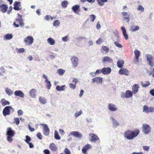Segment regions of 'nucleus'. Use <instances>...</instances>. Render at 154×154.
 I'll return each instance as SVG.
<instances>
[{"mask_svg": "<svg viewBox=\"0 0 154 154\" xmlns=\"http://www.w3.org/2000/svg\"><path fill=\"white\" fill-rule=\"evenodd\" d=\"M50 149L53 152L56 151L57 149V147L54 143H51L49 146Z\"/></svg>", "mask_w": 154, "mask_h": 154, "instance_id": "b1692460", "label": "nucleus"}, {"mask_svg": "<svg viewBox=\"0 0 154 154\" xmlns=\"http://www.w3.org/2000/svg\"><path fill=\"white\" fill-rule=\"evenodd\" d=\"M149 93L152 96L154 97V89L151 90L149 92Z\"/></svg>", "mask_w": 154, "mask_h": 154, "instance_id": "774afa93", "label": "nucleus"}, {"mask_svg": "<svg viewBox=\"0 0 154 154\" xmlns=\"http://www.w3.org/2000/svg\"><path fill=\"white\" fill-rule=\"evenodd\" d=\"M143 149L146 151H148L149 149V146H143Z\"/></svg>", "mask_w": 154, "mask_h": 154, "instance_id": "680f3d73", "label": "nucleus"}, {"mask_svg": "<svg viewBox=\"0 0 154 154\" xmlns=\"http://www.w3.org/2000/svg\"><path fill=\"white\" fill-rule=\"evenodd\" d=\"M14 122L17 125H18L20 123V121L18 118H15L14 119Z\"/></svg>", "mask_w": 154, "mask_h": 154, "instance_id": "4d7b16f0", "label": "nucleus"}, {"mask_svg": "<svg viewBox=\"0 0 154 154\" xmlns=\"http://www.w3.org/2000/svg\"><path fill=\"white\" fill-rule=\"evenodd\" d=\"M14 9L16 11H19L22 9L20 2H15L14 4Z\"/></svg>", "mask_w": 154, "mask_h": 154, "instance_id": "9b49d317", "label": "nucleus"}, {"mask_svg": "<svg viewBox=\"0 0 154 154\" xmlns=\"http://www.w3.org/2000/svg\"><path fill=\"white\" fill-rule=\"evenodd\" d=\"M13 110L11 106H7L5 107L3 110V114L4 116L10 114V110Z\"/></svg>", "mask_w": 154, "mask_h": 154, "instance_id": "423d86ee", "label": "nucleus"}, {"mask_svg": "<svg viewBox=\"0 0 154 154\" xmlns=\"http://www.w3.org/2000/svg\"><path fill=\"white\" fill-rule=\"evenodd\" d=\"M39 100L40 102L43 104L46 103L47 102L45 98L41 97L39 98Z\"/></svg>", "mask_w": 154, "mask_h": 154, "instance_id": "58836bf2", "label": "nucleus"}, {"mask_svg": "<svg viewBox=\"0 0 154 154\" xmlns=\"http://www.w3.org/2000/svg\"><path fill=\"white\" fill-rule=\"evenodd\" d=\"M70 134L73 135L76 137L81 138L82 137V134L79 133V132L76 131H72L70 133Z\"/></svg>", "mask_w": 154, "mask_h": 154, "instance_id": "aec40b11", "label": "nucleus"}, {"mask_svg": "<svg viewBox=\"0 0 154 154\" xmlns=\"http://www.w3.org/2000/svg\"><path fill=\"white\" fill-rule=\"evenodd\" d=\"M81 2H85V1H87L88 2L93 3H94L95 1V0H80Z\"/></svg>", "mask_w": 154, "mask_h": 154, "instance_id": "8fccbe9b", "label": "nucleus"}, {"mask_svg": "<svg viewBox=\"0 0 154 154\" xmlns=\"http://www.w3.org/2000/svg\"><path fill=\"white\" fill-rule=\"evenodd\" d=\"M34 39L32 37L30 36H27L26 38L24 41L26 45H31L33 42Z\"/></svg>", "mask_w": 154, "mask_h": 154, "instance_id": "0eeeda50", "label": "nucleus"}, {"mask_svg": "<svg viewBox=\"0 0 154 154\" xmlns=\"http://www.w3.org/2000/svg\"><path fill=\"white\" fill-rule=\"evenodd\" d=\"M60 22L58 20H55L53 23V25L54 26H59L60 25Z\"/></svg>", "mask_w": 154, "mask_h": 154, "instance_id": "09e8293b", "label": "nucleus"}, {"mask_svg": "<svg viewBox=\"0 0 154 154\" xmlns=\"http://www.w3.org/2000/svg\"><path fill=\"white\" fill-rule=\"evenodd\" d=\"M111 119L112 120L113 123V127L115 128L117 127L119 125V123L116 120H115L113 118L111 117Z\"/></svg>", "mask_w": 154, "mask_h": 154, "instance_id": "7c9ffc66", "label": "nucleus"}, {"mask_svg": "<svg viewBox=\"0 0 154 154\" xmlns=\"http://www.w3.org/2000/svg\"><path fill=\"white\" fill-rule=\"evenodd\" d=\"M17 15L18 18L15 19V22L13 23V25L16 27H19L20 25L21 27L23 26L24 25V23L23 22V19L22 16L19 14H17Z\"/></svg>", "mask_w": 154, "mask_h": 154, "instance_id": "f03ea898", "label": "nucleus"}, {"mask_svg": "<svg viewBox=\"0 0 154 154\" xmlns=\"http://www.w3.org/2000/svg\"><path fill=\"white\" fill-rule=\"evenodd\" d=\"M89 136H90V141L91 142H96L97 140L99 139V138L97 135L94 134L90 133L89 134Z\"/></svg>", "mask_w": 154, "mask_h": 154, "instance_id": "dca6fc26", "label": "nucleus"}, {"mask_svg": "<svg viewBox=\"0 0 154 154\" xmlns=\"http://www.w3.org/2000/svg\"><path fill=\"white\" fill-rule=\"evenodd\" d=\"M44 152L45 154H50V151L48 149H45L44 150Z\"/></svg>", "mask_w": 154, "mask_h": 154, "instance_id": "0e129e2a", "label": "nucleus"}, {"mask_svg": "<svg viewBox=\"0 0 154 154\" xmlns=\"http://www.w3.org/2000/svg\"><path fill=\"white\" fill-rule=\"evenodd\" d=\"M111 72V69L110 67L103 68L101 70V72L105 75L109 74Z\"/></svg>", "mask_w": 154, "mask_h": 154, "instance_id": "2eb2a0df", "label": "nucleus"}, {"mask_svg": "<svg viewBox=\"0 0 154 154\" xmlns=\"http://www.w3.org/2000/svg\"><path fill=\"white\" fill-rule=\"evenodd\" d=\"M68 2L67 1L65 0L62 2L61 4L62 7L63 8H66L68 5Z\"/></svg>", "mask_w": 154, "mask_h": 154, "instance_id": "4c0bfd02", "label": "nucleus"}, {"mask_svg": "<svg viewBox=\"0 0 154 154\" xmlns=\"http://www.w3.org/2000/svg\"><path fill=\"white\" fill-rule=\"evenodd\" d=\"M12 10V7L11 6H10L9 7V10L8 11H7V13L8 14H10Z\"/></svg>", "mask_w": 154, "mask_h": 154, "instance_id": "69168bd1", "label": "nucleus"}, {"mask_svg": "<svg viewBox=\"0 0 154 154\" xmlns=\"http://www.w3.org/2000/svg\"><path fill=\"white\" fill-rule=\"evenodd\" d=\"M143 111L146 113H148L149 112V108L146 105H145L143 107Z\"/></svg>", "mask_w": 154, "mask_h": 154, "instance_id": "79ce46f5", "label": "nucleus"}, {"mask_svg": "<svg viewBox=\"0 0 154 154\" xmlns=\"http://www.w3.org/2000/svg\"><path fill=\"white\" fill-rule=\"evenodd\" d=\"M82 113V111L81 110H80L79 112L77 111L75 113V116L77 117L81 114Z\"/></svg>", "mask_w": 154, "mask_h": 154, "instance_id": "5fc2aeb1", "label": "nucleus"}, {"mask_svg": "<svg viewBox=\"0 0 154 154\" xmlns=\"http://www.w3.org/2000/svg\"><path fill=\"white\" fill-rule=\"evenodd\" d=\"M91 148V146L89 144L85 145L82 149V152L84 154H87V151Z\"/></svg>", "mask_w": 154, "mask_h": 154, "instance_id": "f3484780", "label": "nucleus"}, {"mask_svg": "<svg viewBox=\"0 0 154 154\" xmlns=\"http://www.w3.org/2000/svg\"><path fill=\"white\" fill-rule=\"evenodd\" d=\"M14 94L15 96L19 97L21 98H23L24 97L23 93L20 90L15 91L14 92Z\"/></svg>", "mask_w": 154, "mask_h": 154, "instance_id": "6ab92c4d", "label": "nucleus"}, {"mask_svg": "<svg viewBox=\"0 0 154 154\" xmlns=\"http://www.w3.org/2000/svg\"><path fill=\"white\" fill-rule=\"evenodd\" d=\"M121 29L122 31V33L125 38L126 40L128 39V34H127L126 30L125 28L123 26H122Z\"/></svg>", "mask_w": 154, "mask_h": 154, "instance_id": "cd10ccee", "label": "nucleus"}, {"mask_svg": "<svg viewBox=\"0 0 154 154\" xmlns=\"http://www.w3.org/2000/svg\"><path fill=\"white\" fill-rule=\"evenodd\" d=\"M64 152V154H71L69 150L67 148H66L65 149Z\"/></svg>", "mask_w": 154, "mask_h": 154, "instance_id": "13d9d810", "label": "nucleus"}, {"mask_svg": "<svg viewBox=\"0 0 154 154\" xmlns=\"http://www.w3.org/2000/svg\"><path fill=\"white\" fill-rule=\"evenodd\" d=\"M26 139L25 140V141L26 143H29L31 140V139L30 137L26 135Z\"/></svg>", "mask_w": 154, "mask_h": 154, "instance_id": "49530a36", "label": "nucleus"}, {"mask_svg": "<svg viewBox=\"0 0 154 154\" xmlns=\"http://www.w3.org/2000/svg\"><path fill=\"white\" fill-rule=\"evenodd\" d=\"M47 42L50 45H53L55 43V41L51 38H49L47 39Z\"/></svg>", "mask_w": 154, "mask_h": 154, "instance_id": "473e14b6", "label": "nucleus"}, {"mask_svg": "<svg viewBox=\"0 0 154 154\" xmlns=\"http://www.w3.org/2000/svg\"><path fill=\"white\" fill-rule=\"evenodd\" d=\"M141 85L143 87L146 88L149 86L150 85V83L148 81H145L144 82H141Z\"/></svg>", "mask_w": 154, "mask_h": 154, "instance_id": "c756f323", "label": "nucleus"}, {"mask_svg": "<svg viewBox=\"0 0 154 154\" xmlns=\"http://www.w3.org/2000/svg\"><path fill=\"white\" fill-rule=\"evenodd\" d=\"M124 61L122 60H119L117 62V66L119 68H122L123 66Z\"/></svg>", "mask_w": 154, "mask_h": 154, "instance_id": "c85d7f7f", "label": "nucleus"}, {"mask_svg": "<svg viewBox=\"0 0 154 154\" xmlns=\"http://www.w3.org/2000/svg\"><path fill=\"white\" fill-rule=\"evenodd\" d=\"M102 79L99 77H96L92 79L93 83L96 82L97 84H101L102 82Z\"/></svg>", "mask_w": 154, "mask_h": 154, "instance_id": "4be33fe9", "label": "nucleus"}, {"mask_svg": "<svg viewBox=\"0 0 154 154\" xmlns=\"http://www.w3.org/2000/svg\"><path fill=\"white\" fill-rule=\"evenodd\" d=\"M5 91L6 93L9 95L10 96L13 93V91H12L11 90L8 88H6Z\"/></svg>", "mask_w": 154, "mask_h": 154, "instance_id": "c9c22d12", "label": "nucleus"}, {"mask_svg": "<svg viewBox=\"0 0 154 154\" xmlns=\"http://www.w3.org/2000/svg\"><path fill=\"white\" fill-rule=\"evenodd\" d=\"M69 86L71 88L74 89L76 88V85L75 84H73L72 83H70L69 84Z\"/></svg>", "mask_w": 154, "mask_h": 154, "instance_id": "603ef678", "label": "nucleus"}, {"mask_svg": "<svg viewBox=\"0 0 154 154\" xmlns=\"http://www.w3.org/2000/svg\"><path fill=\"white\" fill-rule=\"evenodd\" d=\"M102 42V40L101 38H99L97 41H96V43L97 44H100Z\"/></svg>", "mask_w": 154, "mask_h": 154, "instance_id": "338daca9", "label": "nucleus"}, {"mask_svg": "<svg viewBox=\"0 0 154 154\" xmlns=\"http://www.w3.org/2000/svg\"><path fill=\"white\" fill-rule=\"evenodd\" d=\"M37 137L40 140H41L42 138V136L41 134L39 133L38 132L37 134Z\"/></svg>", "mask_w": 154, "mask_h": 154, "instance_id": "bf43d9fd", "label": "nucleus"}, {"mask_svg": "<svg viewBox=\"0 0 154 154\" xmlns=\"http://www.w3.org/2000/svg\"><path fill=\"white\" fill-rule=\"evenodd\" d=\"M13 137V136H8L7 137V140L10 142L12 141L13 140V139H12V137Z\"/></svg>", "mask_w": 154, "mask_h": 154, "instance_id": "052dcab7", "label": "nucleus"}, {"mask_svg": "<svg viewBox=\"0 0 154 154\" xmlns=\"http://www.w3.org/2000/svg\"><path fill=\"white\" fill-rule=\"evenodd\" d=\"M72 9L75 13L78 14L80 11V6L78 5H75L72 7Z\"/></svg>", "mask_w": 154, "mask_h": 154, "instance_id": "a211bd4d", "label": "nucleus"}, {"mask_svg": "<svg viewBox=\"0 0 154 154\" xmlns=\"http://www.w3.org/2000/svg\"><path fill=\"white\" fill-rule=\"evenodd\" d=\"M133 93L130 90H127L126 91L125 94H124V96L123 97H125L126 98H129L133 96Z\"/></svg>", "mask_w": 154, "mask_h": 154, "instance_id": "5701e85b", "label": "nucleus"}, {"mask_svg": "<svg viewBox=\"0 0 154 154\" xmlns=\"http://www.w3.org/2000/svg\"><path fill=\"white\" fill-rule=\"evenodd\" d=\"M16 50L17 51V52L18 53H23L25 51V50L24 48H20L18 49V48H16Z\"/></svg>", "mask_w": 154, "mask_h": 154, "instance_id": "de8ad7c7", "label": "nucleus"}, {"mask_svg": "<svg viewBox=\"0 0 154 154\" xmlns=\"http://www.w3.org/2000/svg\"><path fill=\"white\" fill-rule=\"evenodd\" d=\"M137 10L141 12H143L144 11V8L141 5H140L139 6V7L137 8Z\"/></svg>", "mask_w": 154, "mask_h": 154, "instance_id": "864d4df0", "label": "nucleus"}, {"mask_svg": "<svg viewBox=\"0 0 154 154\" xmlns=\"http://www.w3.org/2000/svg\"><path fill=\"white\" fill-rule=\"evenodd\" d=\"M7 134L8 136H14L15 134L14 131L12 130L11 128H9L7 129Z\"/></svg>", "mask_w": 154, "mask_h": 154, "instance_id": "412c9836", "label": "nucleus"}, {"mask_svg": "<svg viewBox=\"0 0 154 154\" xmlns=\"http://www.w3.org/2000/svg\"><path fill=\"white\" fill-rule=\"evenodd\" d=\"M71 61L74 68L76 67L78 65V58L76 56H73L71 58Z\"/></svg>", "mask_w": 154, "mask_h": 154, "instance_id": "9d476101", "label": "nucleus"}, {"mask_svg": "<svg viewBox=\"0 0 154 154\" xmlns=\"http://www.w3.org/2000/svg\"><path fill=\"white\" fill-rule=\"evenodd\" d=\"M103 63H112L113 60H112L108 56H106L103 57Z\"/></svg>", "mask_w": 154, "mask_h": 154, "instance_id": "bb28decb", "label": "nucleus"}, {"mask_svg": "<svg viewBox=\"0 0 154 154\" xmlns=\"http://www.w3.org/2000/svg\"><path fill=\"white\" fill-rule=\"evenodd\" d=\"M139 29V27L138 26H136L135 27H131V30L132 32H135L138 30Z\"/></svg>", "mask_w": 154, "mask_h": 154, "instance_id": "a18cd8bd", "label": "nucleus"}, {"mask_svg": "<svg viewBox=\"0 0 154 154\" xmlns=\"http://www.w3.org/2000/svg\"><path fill=\"white\" fill-rule=\"evenodd\" d=\"M146 59L149 65L151 67L154 66V58L151 55L147 54L146 55Z\"/></svg>", "mask_w": 154, "mask_h": 154, "instance_id": "20e7f679", "label": "nucleus"}, {"mask_svg": "<svg viewBox=\"0 0 154 154\" xmlns=\"http://www.w3.org/2000/svg\"><path fill=\"white\" fill-rule=\"evenodd\" d=\"M119 73L120 75H125L126 76L128 75L129 74V71L126 69H121L119 72Z\"/></svg>", "mask_w": 154, "mask_h": 154, "instance_id": "f8f14e48", "label": "nucleus"}, {"mask_svg": "<svg viewBox=\"0 0 154 154\" xmlns=\"http://www.w3.org/2000/svg\"><path fill=\"white\" fill-rule=\"evenodd\" d=\"M57 72L60 75H62L65 72V70L61 69H59L57 70Z\"/></svg>", "mask_w": 154, "mask_h": 154, "instance_id": "a19ab883", "label": "nucleus"}, {"mask_svg": "<svg viewBox=\"0 0 154 154\" xmlns=\"http://www.w3.org/2000/svg\"><path fill=\"white\" fill-rule=\"evenodd\" d=\"M140 133V131L138 129L134 130H127L124 133V137L128 140H131L136 137Z\"/></svg>", "mask_w": 154, "mask_h": 154, "instance_id": "f257e3e1", "label": "nucleus"}, {"mask_svg": "<svg viewBox=\"0 0 154 154\" xmlns=\"http://www.w3.org/2000/svg\"><path fill=\"white\" fill-rule=\"evenodd\" d=\"M150 127L148 124H143L142 125V131L145 134H148L151 131Z\"/></svg>", "mask_w": 154, "mask_h": 154, "instance_id": "39448f33", "label": "nucleus"}, {"mask_svg": "<svg viewBox=\"0 0 154 154\" xmlns=\"http://www.w3.org/2000/svg\"><path fill=\"white\" fill-rule=\"evenodd\" d=\"M65 87V85H63L60 86L57 85L56 87V89L59 91H64Z\"/></svg>", "mask_w": 154, "mask_h": 154, "instance_id": "72a5a7b5", "label": "nucleus"}, {"mask_svg": "<svg viewBox=\"0 0 154 154\" xmlns=\"http://www.w3.org/2000/svg\"><path fill=\"white\" fill-rule=\"evenodd\" d=\"M98 5L100 6H102L104 4V2H106L107 0H97Z\"/></svg>", "mask_w": 154, "mask_h": 154, "instance_id": "f704fd0d", "label": "nucleus"}, {"mask_svg": "<svg viewBox=\"0 0 154 154\" xmlns=\"http://www.w3.org/2000/svg\"><path fill=\"white\" fill-rule=\"evenodd\" d=\"M89 16L91 21L93 22L96 18V16L94 14H91Z\"/></svg>", "mask_w": 154, "mask_h": 154, "instance_id": "c03bdc74", "label": "nucleus"}, {"mask_svg": "<svg viewBox=\"0 0 154 154\" xmlns=\"http://www.w3.org/2000/svg\"><path fill=\"white\" fill-rule=\"evenodd\" d=\"M114 44L117 47L119 48H122V45L120 44L118 42H115Z\"/></svg>", "mask_w": 154, "mask_h": 154, "instance_id": "6e6d98bb", "label": "nucleus"}, {"mask_svg": "<svg viewBox=\"0 0 154 154\" xmlns=\"http://www.w3.org/2000/svg\"><path fill=\"white\" fill-rule=\"evenodd\" d=\"M134 54L135 56L134 61L135 63H137L139 61V58L140 54V53L138 50L136 49L134 51Z\"/></svg>", "mask_w": 154, "mask_h": 154, "instance_id": "6e6552de", "label": "nucleus"}, {"mask_svg": "<svg viewBox=\"0 0 154 154\" xmlns=\"http://www.w3.org/2000/svg\"><path fill=\"white\" fill-rule=\"evenodd\" d=\"M2 2L3 1L0 0V11L4 13L7 11L8 7L7 4H3Z\"/></svg>", "mask_w": 154, "mask_h": 154, "instance_id": "7ed1b4c3", "label": "nucleus"}, {"mask_svg": "<svg viewBox=\"0 0 154 154\" xmlns=\"http://www.w3.org/2000/svg\"><path fill=\"white\" fill-rule=\"evenodd\" d=\"M54 138L55 139L59 140L60 139V136L58 135V133L56 132L54 133Z\"/></svg>", "mask_w": 154, "mask_h": 154, "instance_id": "3c124183", "label": "nucleus"}, {"mask_svg": "<svg viewBox=\"0 0 154 154\" xmlns=\"http://www.w3.org/2000/svg\"><path fill=\"white\" fill-rule=\"evenodd\" d=\"M102 49L103 51H105L106 53H107L109 51V49L106 46H103L102 47Z\"/></svg>", "mask_w": 154, "mask_h": 154, "instance_id": "37998d69", "label": "nucleus"}, {"mask_svg": "<svg viewBox=\"0 0 154 154\" xmlns=\"http://www.w3.org/2000/svg\"><path fill=\"white\" fill-rule=\"evenodd\" d=\"M1 103L2 105L3 106H5L6 105H9L10 104L9 101L6 100L4 99H2L1 100Z\"/></svg>", "mask_w": 154, "mask_h": 154, "instance_id": "2f4dec72", "label": "nucleus"}, {"mask_svg": "<svg viewBox=\"0 0 154 154\" xmlns=\"http://www.w3.org/2000/svg\"><path fill=\"white\" fill-rule=\"evenodd\" d=\"M45 82L46 83V86L48 89H50L51 88V84L50 82L48 80H45Z\"/></svg>", "mask_w": 154, "mask_h": 154, "instance_id": "e433bc0d", "label": "nucleus"}, {"mask_svg": "<svg viewBox=\"0 0 154 154\" xmlns=\"http://www.w3.org/2000/svg\"><path fill=\"white\" fill-rule=\"evenodd\" d=\"M123 16V20L127 22L128 23L130 21V15L128 13L126 12H123L122 13Z\"/></svg>", "mask_w": 154, "mask_h": 154, "instance_id": "1a4fd4ad", "label": "nucleus"}, {"mask_svg": "<svg viewBox=\"0 0 154 154\" xmlns=\"http://www.w3.org/2000/svg\"><path fill=\"white\" fill-rule=\"evenodd\" d=\"M140 88L138 84H134L132 86V90L133 93L135 94L139 91V89Z\"/></svg>", "mask_w": 154, "mask_h": 154, "instance_id": "4468645a", "label": "nucleus"}, {"mask_svg": "<svg viewBox=\"0 0 154 154\" xmlns=\"http://www.w3.org/2000/svg\"><path fill=\"white\" fill-rule=\"evenodd\" d=\"M108 108L110 111H116L117 109L115 105L111 103L109 104Z\"/></svg>", "mask_w": 154, "mask_h": 154, "instance_id": "a878e982", "label": "nucleus"}, {"mask_svg": "<svg viewBox=\"0 0 154 154\" xmlns=\"http://www.w3.org/2000/svg\"><path fill=\"white\" fill-rule=\"evenodd\" d=\"M43 128V134L45 136H48L49 134L50 130L47 125L45 124H42Z\"/></svg>", "mask_w": 154, "mask_h": 154, "instance_id": "ddd939ff", "label": "nucleus"}, {"mask_svg": "<svg viewBox=\"0 0 154 154\" xmlns=\"http://www.w3.org/2000/svg\"><path fill=\"white\" fill-rule=\"evenodd\" d=\"M13 36L11 34H7L4 37V39L7 40H10L12 38Z\"/></svg>", "mask_w": 154, "mask_h": 154, "instance_id": "ea45409f", "label": "nucleus"}, {"mask_svg": "<svg viewBox=\"0 0 154 154\" xmlns=\"http://www.w3.org/2000/svg\"><path fill=\"white\" fill-rule=\"evenodd\" d=\"M62 39L64 42H66L68 40V36H66L65 37L62 38Z\"/></svg>", "mask_w": 154, "mask_h": 154, "instance_id": "e2e57ef3", "label": "nucleus"}, {"mask_svg": "<svg viewBox=\"0 0 154 154\" xmlns=\"http://www.w3.org/2000/svg\"><path fill=\"white\" fill-rule=\"evenodd\" d=\"M36 90L35 89H32L29 92V94L32 98H35L36 96Z\"/></svg>", "mask_w": 154, "mask_h": 154, "instance_id": "393cba45", "label": "nucleus"}]
</instances>
